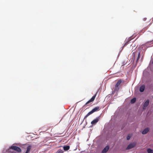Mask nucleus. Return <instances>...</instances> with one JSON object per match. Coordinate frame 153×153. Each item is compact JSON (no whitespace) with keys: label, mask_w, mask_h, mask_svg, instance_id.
<instances>
[{"label":"nucleus","mask_w":153,"mask_h":153,"mask_svg":"<svg viewBox=\"0 0 153 153\" xmlns=\"http://www.w3.org/2000/svg\"><path fill=\"white\" fill-rule=\"evenodd\" d=\"M121 82L122 81L121 79H119L117 81L115 86V88L114 90V91H119L120 88L118 87L120 86Z\"/></svg>","instance_id":"obj_3"},{"label":"nucleus","mask_w":153,"mask_h":153,"mask_svg":"<svg viewBox=\"0 0 153 153\" xmlns=\"http://www.w3.org/2000/svg\"><path fill=\"white\" fill-rule=\"evenodd\" d=\"M31 149V146H29L27 148V150L25 153H29Z\"/></svg>","instance_id":"obj_11"},{"label":"nucleus","mask_w":153,"mask_h":153,"mask_svg":"<svg viewBox=\"0 0 153 153\" xmlns=\"http://www.w3.org/2000/svg\"><path fill=\"white\" fill-rule=\"evenodd\" d=\"M131 135L130 134H128L127 137V140H129L131 137Z\"/></svg>","instance_id":"obj_17"},{"label":"nucleus","mask_w":153,"mask_h":153,"mask_svg":"<svg viewBox=\"0 0 153 153\" xmlns=\"http://www.w3.org/2000/svg\"><path fill=\"white\" fill-rule=\"evenodd\" d=\"M147 19V18H145L143 19V20L144 21H146Z\"/></svg>","instance_id":"obj_20"},{"label":"nucleus","mask_w":153,"mask_h":153,"mask_svg":"<svg viewBox=\"0 0 153 153\" xmlns=\"http://www.w3.org/2000/svg\"><path fill=\"white\" fill-rule=\"evenodd\" d=\"M109 147L108 146H106L102 150V153H106L108 150Z\"/></svg>","instance_id":"obj_6"},{"label":"nucleus","mask_w":153,"mask_h":153,"mask_svg":"<svg viewBox=\"0 0 153 153\" xmlns=\"http://www.w3.org/2000/svg\"><path fill=\"white\" fill-rule=\"evenodd\" d=\"M64 150L65 151H67L70 149V146H64L63 147Z\"/></svg>","instance_id":"obj_12"},{"label":"nucleus","mask_w":153,"mask_h":153,"mask_svg":"<svg viewBox=\"0 0 153 153\" xmlns=\"http://www.w3.org/2000/svg\"><path fill=\"white\" fill-rule=\"evenodd\" d=\"M140 52H139L138 54V56L137 58V59L136 60V62H138V60L140 58Z\"/></svg>","instance_id":"obj_16"},{"label":"nucleus","mask_w":153,"mask_h":153,"mask_svg":"<svg viewBox=\"0 0 153 153\" xmlns=\"http://www.w3.org/2000/svg\"><path fill=\"white\" fill-rule=\"evenodd\" d=\"M100 110V107L99 106H97L94 108L92 110L89 112L85 116V117L84 119L86 118L87 117H88L89 115L93 113L98 111Z\"/></svg>","instance_id":"obj_2"},{"label":"nucleus","mask_w":153,"mask_h":153,"mask_svg":"<svg viewBox=\"0 0 153 153\" xmlns=\"http://www.w3.org/2000/svg\"><path fill=\"white\" fill-rule=\"evenodd\" d=\"M149 100H147L145 102L143 105V109H145V108L148 105L149 103Z\"/></svg>","instance_id":"obj_8"},{"label":"nucleus","mask_w":153,"mask_h":153,"mask_svg":"<svg viewBox=\"0 0 153 153\" xmlns=\"http://www.w3.org/2000/svg\"><path fill=\"white\" fill-rule=\"evenodd\" d=\"M136 101V98H134L131 100V103H134Z\"/></svg>","instance_id":"obj_14"},{"label":"nucleus","mask_w":153,"mask_h":153,"mask_svg":"<svg viewBox=\"0 0 153 153\" xmlns=\"http://www.w3.org/2000/svg\"><path fill=\"white\" fill-rule=\"evenodd\" d=\"M145 89V86L144 85H142L140 86V92H143Z\"/></svg>","instance_id":"obj_9"},{"label":"nucleus","mask_w":153,"mask_h":153,"mask_svg":"<svg viewBox=\"0 0 153 153\" xmlns=\"http://www.w3.org/2000/svg\"><path fill=\"white\" fill-rule=\"evenodd\" d=\"M10 149L16 151L18 152H21V149L19 147L17 146H12L9 147V149H8L7 153H15L14 152V151H10Z\"/></svg>","instance_id":"obj_1"},{"label":"nucleus","mask_w":153,"mask_h":153,"mask_svg":"<svg viewBox=\"0 0 153 153\" xmlns=\"http://www.w3.org/2000/svg\"><path fill=\"white\" fill-rule=\"evenodd\" d=\"M99 119L97 117L91 122V124L92 125L96 124L99 121Z\"/></svg>","instance_id":"obj_7"},{"label":"nucleus","mask_w":153,"mask_h":153,"mask_svg":"<svg viewBox=\"0 0 153 153\" xmlns=\"http://www.w3.org/2000/svg\"><path fill=\"white\" fill-rule=\"evenodd\" d=\"M97 93H96L92 97L89 101H88L87 102H86V103L85 104V105H87L89 103L91 102H93L95 98V97L97 95Z\"/></svg>","instance_id":"obj_4"},{"label":"nucleus","mask_w":153,"mask_h":153,"mask_svg":"<svg viewBox=\"0 0 153 153\" xmlns=\"http://www.w3.org/2000/svg\"><path fill=\"white\" fill-rule=\"evenodd\" d=\"M130 41V40H129V41H127V42H126L124 44V45H123V47H124V46H125V45H126L127 44H128V42Z\"/></svg>","instance_id":"obj_19"},{"label":"nucleus","mask_w":153,"mask_h":153,"mask_svg":"<svg viewBox=\"0 0 153 153\" xmlns=\"http://www.w3.org/2000/svg\"><path fill=\"white\" fill-rule=\"evenodd\" d=\"M63 150L60 149H58L56 153H63Z\"/></svg>","instance_id":"obj_13"},{"label":"nucleus","mask_w":153,"mask_h":153,"mask_svg":"<svg viewBox=\"0 0 153 153\" xmlns=\"http://www.w3.org/2000/svg\"><path fill=\"white\" fill-rule=\"evenodd\" d=\"M135 145L136 144L134 143H131L128 146L126 149H130L134 147Z\"/></svg>","instance_id":"obj_5"},{"label":"nucleus","mask_w":153,"mask_h":153,"mask_svg":"<svg viewBox=\"0 0 153 153\" xmlns=\"http://www.w3.org/2000/svg\"><path fill=\"white\" fill-rule=\"evenodd\" d=\"M135 53L136 52H133L132 54L133 56V59H134L135 58Z\"/></svg>","instance_id":"obj_18"},{"label":"nucleus","mask_w":153,"mask_h":153,"mask_svg":"<svg viewBox=\"0 0 153 153\" xmlns=\"http://www.w3.org/2000/svg\"><path fill=\"white\" fill-rule=\"evenodd\" d=\"M149 131V128H147L145 129L142 132L143 134H146Z\"/></svg>","instance_id":"obj_10"},{"label":"nucleus","mask_w":153,"mask_h":153,"mask_svg":"<svg viewBox=\"0 0 153 153\" xmlns=\"http://www.w3.org/2000/svg\"><path fill=\"white\" fill-rule=\"evenodd\" d=\"M147 151L148 153H153V150L150 149H148Z\"/></svg>","instance_id":"obj_15"}]
</instances>
